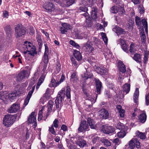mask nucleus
<instances>
[{
    "label": "nucleus",
    "mask_w": 149,
    "mask_h": 149,
    "mask_svg": "<svg viewBox=\"0 0 149 149\" xmlns=\"http://www.w3.org/2000/svg\"><path fill=\"white\" fill-rule=\"evenodd\" d=\"M126 135L125 132L124 130H122V131L118 132L117 133V135L120 138H123Z\"/></svg>",
    "instance_id": "de8ad7c7"
},
{
    "label": "nucleus",
    "mask_w": 149,
    "mask_h": 149,
    "mask_svg": "<svg viewBox=\"0 0 149 149\" xmlns=\"http://www.w3.org/2000/svg\"><path fill=\"white\" fill-rule=\"evenodd\" d=\"M82 77L83 78H85L86 79H87L88 78H91L92 75H88V74L86 73H84V74H82Z\"/></svg>",
    "instance_id": "774afa93"
},
{
    "label": "nucleus",
    "mask_w": 149,
    "mask_h": 149,
    "mask_svg": "<svg viewBox=\"0 0 149 149\" xmlns=\"http://www.w3.org/2000/svg\"><path fill=\"white\" fill-rule=\"evenodd\" d=\"M91 16L93 19H95L97 17V9L95 8H93L91 12Z\"/></svg>",
    "instance_id": "a878e982"
},
{
    "label": "nucleus",
    "mask_w": 149,
    "mask_h": 149,
    "mask_svg": "<svg viewBox=\"0 0 149 149\" xmlns=\"http://www.w3.org/2000/svg\"><path fill=\"white\" fill-rule=\"evenodd\" d=\"M5 30L8 33H9L11 30L10 27L9 25L6 26L4 28Z\"/></svg>",
    "instance_id": "e2e57ef3"
},
{
    "label": "nucleus",
    "mask_w": 149,
    "mask_h": 149,
    "mask_svg": "<svg viewBox=\"0 0 149 149\" xmlns=\"http://www.w3.org/2000/svg\"><path fill=\"white\" fill-rule=\"evenodd\" d=\"M32 80V81H31V82L30 83L29 86H28L27 89L28 90H30L31 89H32V86L35 83V82L34 81V79H32L31 80ZM31 89L30 91L31 90Z\"/></svg>",
    "instance_id": "052dcab7"
},
{
    "label": "nucleus",
    "mask_w": 149,
    "mask_h": 149,
    "mask_svg": "<svg viewBox=\"0 0 149 149\" xmlns=\"http://www.w3.org/2000/svg\"><path fill=\"white\" fill-rule=\"evenodd\" d=\"M49 131L52 134L56 135V132L54 128V127L52 125L50 127H49Z\"/></svg>",
    "instance_id": "603ef678"
},
{
    "label": "nucleus",
    "mask_w": 149,
    "mask_h": 149,
    "mask_svg": "<svg viewBox=\"0 0 149 149\" xmlns=\"http://www.w3.org/2000/svg\"><path fill=\"white\" fill-rule=\"evenodd\" d=\"M97 40L95 37H93L91 38V40H89L88 42L92 44V45L95 44L97 43Z\"/></svg>",
    "instance_id": "5fc2aeb1"
},
{
    "label": "nucleus",
    "mask_w": 149,
    "mask_h": 149,
    "mask_svg": "<svg viewBox=\"0 0 149 149\" xmlns=\"http://www.w3.org/2000/svg\"><path fill=\"white\" fill-rule=\"evenodd\" d=\"M74 54L75 57L77 60L79 61L81 59V55L79 51L77 50L74 51Z\"/></svg>",
    "instance_id": "7c9ffc66"
},
{
    "label": "nucleus",
    "mask_w": 149,
    "mask_h": 149,
    "mask_svg": "<svg viewBox=\"0 0 149 149\" xmlns=\"http://www.w3.org/2000/svg\"><path fill=\"white\" fill-rule=\"evenodd\" d=\"M121 108L120 105H118L116 107V108L119 113V115L121 117L123 118L124 116L125 111Z\"/></svg>",
    "instance_id": "473e14b6"
},
{
    "label": "nucleus",
    "mask_w": 149,
    "mask_h": 149,
    "mask_svg": "<svg viewBox=\"0 0 149 149\" xmlns=\"http://www.w3.org/2000/svg\"><path fill=\"white\" fill-rule=\"evenodd\" d=\"M113 31H115L118 35L125 34L126 33L123 29L118 26H116L113 28Z\"/></svg>",
    "instance_id": "aec40b11"
},
{
    "label": "nucleus",
    "mask_w": 149,
    "mask_h": 149,
    "mask_svg": "<svg viewBox=\"0 0 149 149\" xmlns=\"http://www.w3.org/2000/svg\"><path fill=\"white\" fill-rule=\"evenodd\" d=\"M148 54L146 52V53H145L144 54V60H143V63H144L146 64V63L147 61H148Z\"/></svg>",
    "instance_id": "69168bd1"
},
{
    "label": "nucleus",
    "mask_w": 149,
    "mask_h": 149,
    "mask_svg": "<svg viewBox=\"0 0 149 149\" xmlns=\"http://www.w3.org/2000/svg\"><path fill=\"white\" fill-rule=\"evenodd\" d=\"M65 141L67 143V146L69 149H77L78 148L75 145L72 144L70 143L68 139H66Z\"/></svg>",
    "instance_id": "2f4dec72"
},
{
    "label": "nucleus",
    "mask_w": 149,
    "mask_h": 149,
    "mask_svg": "<svg viewBox=\"0 0 149 149\" xmlns=\"http://www.w3.org/2000/svg\"><path fill=\"white\" fill-rule=\"evenodd\" d=\"M61 103L60 101V99L58 97H56V99L55 101V104L56 108H59V106L61 107Z\"/></svg>",
    "instance_id": "49530a36"
},
{
    "label": "nucleus",
    "mask_w": 149,
    "mask_h": 149,
    "mask_svg": "<svg viewBox=\"0 0 149 149\" xmlns=\"http://www.w3.org/2000/svg\"><path fill=\"white\" fill-rule=\"evenodd\" d=\"M75 0H65L66 4L67 6H69L75 3Z\"/></svg>",
    "instance_id": "8fccbe9b"
},
{
    "label": "nucleus",
    "mask_w": 149,
    "mask_h": 149,
    "mask_svg": "<svg viewBox=\"0 0 149 149\" xmlns=\"http://www.w3.org/2000/svg\"><path fill=\"white\" fill-rule=\"evenodd\" d=\"M136 51V49L133 43H132L130 45V52L131 53H134Z\"/></svg>",
    "instance_id": "a18cd8bd"
},
{
    "label": "nucleus",
    "mask_w": 149,
    "mask_h": 149,
    "mask_svg": "<svg viewBox=\"0 0 149 149\" xmlns=\"http://www.w3.org/2000/svg\"><path fill=\"white\" fill-rule=\"evenodd\" d=\"M75 143L80 148H83L86 144V141L83 140L77 141Z\"/></svg>",
    "instance_id": "72a5a7b5"
},
{
    "label": "nucleus",
    "mask_w": 149,
    "mask_h": 149,
    "mask_svg": "<svg viewBox=\"0 0 149 149\" xmlns=\"http://www.w3.org/2000/svg\"><path fill=\"white\" fill-rule=\"evenodd\" d=\"M28 121L29 123H32L36 122V114L34 112H32L29 116Z\"/></svg>",
    "instance_id": "dca6fc26"
},
{
    "label": "nucleus",
    "mask_w": 149,
    "mask_h": 149,
    "mask_svg": "<svg viewBox=\"0 0 149 149\" xmlns=\"http://www.w3.org/2000/svg\"><path fill=\"white\" fill-rule=\"evenodd\" d=\"M16 116L11 114L6 115L3 119V124L7 127L10 126L14 122Z\"/></svg>",
    "instance_id": "7ed1b4c3"
},
{
    "label": "nucleus",
    "mask_w": 149,
    "mask_h": 149,
    "mask_svg": "<svg viewBox=\"0 0 149 149\" xmlns=\"http://www.w3.org/2000/svg\"><path fill=\"white\" fill-rule=\"evenodd\" d=\"M89 130L88 126L86 121L83 120L81 122L78 128V131L80 132H83L84 131Z\"/></svg>",
    "instance_id": "6e6552de"
},
{
    "label": "nucleus",
    "mask_w": 149,
    "mask_h": 149,
    "mask_svg": "<svg viewBox=\"0 0 149 149\" xmlns=\"http://www.w3.org/2000/svg\"><path fill=\"white\" fill-rule=\"evenodd\" d=\"M115 127L117 129L121 130H124L125 127L124 125L119 122L116 123L115 125Z\"/></svg>",
    "instance_id": "4c0bfd02"
},
{
    "label": "nucleus",
    "mask_w": 149,
    "mask_h": 149,
    "mask_svg": "<svg viewBox=\"0 0 149 149\" xmlns=\"http://www.w3.org/2000/svg\"><path fill=\"white\" fill-rule=\"evenodd\" d=\"M96 83V92L98 94L100 93L101 91L102 88V83L98 79H94Z\"/></svg>",
    "instance_id": "f8f14e48"
},
{
    "label": "nucleus",
    "mask_w": 149,
    "mask_h": 149,
    "mask_svg": "<svg viewBox=\"0 0 149 149\" xmlns=\"http://www.w3.org/2000/svg\"><path fill=\"white\" fill-rule=\"evenodd\" d=\"M136 136H137L140 139H144L146 138V134L145 133L140 132L139 131H137L136 133Z\"/></svg>",
    "instance_id": "c85d7f7f"
},
{
    "label": "nucleus",
    "mask_w": 149,
    "mask_h": 149,
    "mask_svg": "<svg viewBox=\"0 0 149 149\" xmlns=\"http://www.w3.org/2000/svg\"><path fill=\"white\" fill-rule=\"evenodd\" d=\"M69 25L66 23H64L62 24V27L60 28V31L61 33L63 34L67 32L68 29L69 28Z\"/></svg>",
    "instance_id": "412c9836"
},
{
    "label": "nucleus",
    "mask_w": 149,
    "mask_h": 149,
    "mask_svg": "<svg viewBox=\"0 0 149 149\" xmlns=\"http://www.w3.org/2000/svg\"><path fill=\"white\" fill-rule=\"evenodd\" d=\"M27 72L25 70H22L21 71L16 77V80L18 81H21L25 78Z\"/></svg>",
    "instance_id": "9b49d317"
},
{
    "label": "nucleus",
    "mask_w": 149,
    "mask_h": 149,
    "mask_svg": "<svg viewBox=\"0 0 149 149\" xmlns=\"http://www.w3.org/2000/svg\"><path fill=\"white\" fill-rule=\"evenodd\" d=\"M140 144L139 139L135 137L129 141V148L130 149H133L136 146V148H139L140 147Z\"/></svg>",
    "instance_id": "423d86ee"
},
{
    "label": "nucleus",
    "mask_w": 149,
    "mask_h": 149,
    "mask_svg": "<svg viewBox=\"0 0 149 149\" xmlns=\"http://www.w3.org/2000/svg\"><path fill=\"white\" fill-rule=\"evenodd\" d=\"M78 79V76L76 75V73L73 72L71 75V80L74 83H75L77 81Z\"/></svg>",
    "instance_id": "ea45409f"
},
{
    "label": "nucleus",
    "mask_w": 149,
    "mask_h": 149,
    "mask_svg": "<svg viewBox=\"0 0 149 149\" xmlns=\"http://www.w3.org/2000/svg\"><path fill=\"white\" fill-rule=\"evenodd\" d=\"M99 116L101 117H102L103 119H106L108 118L109 113L105 109H101L99 111Z\"/></svg>",
    "instance_id": "4468645a"
},
{
    "label": "nucleus",
    "mask_w": 149,
    "mask_h": 149,
    "mask_svg": "<svg viewBox=\"0 0 149 149\" xmlns=\"http://www.w3.org/2000/svg\"><path fill=\"white\" fill-rule=\"evenodd\" d=\"M48 56L47 53H45L44 55L43 62L45 63L44 67L46 68L48 62Z\"/></svg>",
    "instance_id": "a19ab883"
},
{
    "label": "nucleus",
    "mask_w": 149,
    "mask_h": 149,
    "mask_svg": "<svg viewBox=\"0 0 149 149\" xmlns=\"http://www.w3.org/2000/svg\"><path fill=\"white\" fill-rule=\"evenodd\" d=\"M139 95V91L138 88H136L133 95V100L134 102L136 103H137Z\"/></svg>",
    "instance_id": "4be33fe9"
},
{
    "label": "nucleus",
    "mask_w": 149,
    "mask_h": 149,
    "mask_svg": "<svg viewBox=\"0 0 149 149\" xmlns=\"http://www.w3.org/2000/svg\"><path fill=\"white\" fill-rule=\"evenodd\" d=\"M141 22L145 29L146 31L148 32V24L146 21L143 19H142Z\"/></svg>",
    "instance_id": "37998d69"
},
{
    "label": "nucleus",
    "mask_w": 149,
    "mask_h": 149,
    "mask_svg": "<svg viewBox=\"0 0 149 149\" xmlns=\"http://www.w3.org/2000/svg\"><path fill=\"white\" fill-rule=\"evenodd\" d=\"M95 102V99H91V100L86 99L84 102V105L87 108H90Z\"/></svg>",
    "instance_id": "6ab92c4d"
},
{
    "label": "nucleus",
    "mask_w": 149,
    "mask_h": 149,
    "mask_svg": "<svg viewBox=\"0 0 149 149\" xmlns=\"http://www.w3.org/2000/svg\"><path fill=\"white\" fill-rule=\"evenodd\" d=\"M117 10H118V14L119 15L122 14L124 13L125 10L122 7H118L117 8Z\"/></svg>",
    "instance_id": "864d4df0"
},
{
    "label": "nucleus",
    "mask_w": 149,
    "mask_h": 149,
    "mask_svg": "<svg viewBox=\"0 0 149 149\" xmlns=\"http://www.w3.org/2000/svg\"><path fill=\"white\" fill-rule=\"evenodd\" d=\"M141 41L142 42H145V39L146 38V35L144 32L142 33L141 35Z\"/></svg>",
    "instance_id": "4d7b16f0"
},
{
    "label": "nucleus",
    "mask_w": 149,
    "mask_h": 149,
    "mask_svg": "<svg viewBox=\"0 0 149 149\" xmlns=\"http://www.w3.org/2000/svg\"><path fill=\"white\" fill-rule=\"evenodd\" d=\"M16 97V94L15 93H12L6 95L3 92H0V99L5 104H7L8 100L12 101Z\"/></svg>",
    "instance_id": "f03ea898"
},
{
    "label": "nucleus",
    "mask_w": 149,
    "mask_h": 149,
    "mask_svg": "<svg viewBox=\"0 0 149 149\" xmlns=\"http://www.w3.org/2000/svg\"><path fill=\"white\" fill-rule=\"evenodd\" d=\"M135 21L136 25L138 26H141V18L138 16L135 17Z\"/></svg>",
    "instance_id": "79ce46f5"
},
{
    "label": "nucleus",
    "mask_w": 149,
    "mask_h": 149,
    "mask_svg": "<svg viewBox=\"0 0 149 149\" xmlns=\"http://www.w3.org/2000/svg\"><path fill=\"white\" fill-rule=\"evenodd\" d=\"M43 109H42L39 112L38 114V120H40L42 119V118L43 117V116L42 115V111Z\"/></svg>",
    "instance_id": "6e6d98bb"
},
{
    "label": "nucleus",
    "mask_w": 149,
    "mask_h": 149,
    "mask_svg": "<svg viewBox=\"0 0 149 149\" xmlns=\"http://www.w3.org/2000/svg\"><path fill=\"white\" fill-rule=\"evenodd\" d=\"M91 0H82V3L84 5L90 4L91 3Z\"/></svg>",
    "instance_id": "13d9d810"
},
{
    "label": "nucleus",
    "mask_w": 149,
    "mask_h": 149,
    "mask_svg": "<svg viewBox=\"0 0 149 149\" xmlns=\"http://www.w3.org/2000/svg\"><path fill=\"white\" fill-rule=\"evenodd\" d=\"M88 61L92 65H93V63H94L95 62V59L92 56L90 57L88 60Z\"/></svg>",
    "instance_id": "bf43d9fd"
},
{
    "label": "nucleus",
    "mask_w": 149,
    "mask_h": 149,
    "mask_svg": "<svg viewBox=\"0 0 149 149\" xmlns=\"http://www.w3.org/2000/svg\"><path fill=\"white\" fill-rule=\"evenodd\" d=\"M15 35L17 38H19L26 33L25 30L19 25L15 27Z\"/></svg>",
    "instance_id": "39448f33"
},
{
    "label": "nucleus",
    "mask_w": 149,
    "mask_h": 149,
    "mask_svg": "<svg viewBox=\"0 0 149 149\" xmlns=\"http://www.w3.org/2000/svg\"><path fill=\"white\" fill-rule=\"evenodd\" d=\"M146 105L148 106L149 105V93L146 96Z\"/></svg>",
    "instance_id": "0e129e2a"
},
{
    "label": "nucleus",
    "mask_w": 149,
    "mask_h": 149,
    "mask_svg": "<svg viewBox=\"0 0 149 149\" xmlns=\"http://www.w3.org/2000/svg\"><path fill=\"white\" fill-rule=\"evenodd\" d=\"M101 34L102 38L104 43L105 44H107L108 41V39L106 36V34L105 33L102 32L101 33Z\"/></svg>",
    "instance_id": "3c124183"
},
{
    "label": "nucleus",
    "mask_w": 149,
    "mask_h": 149,
    "mask_svg": "<svg viewBox=\"0 0 149 149\" xmlns=\"http://www.w3.org/2000/svg\"><path fill=\"white\" fill-rule=\"evenodd\" d=\"M96 71L99 74L102 75H105L107 74V71L105 68H101L97 67L96 69Z\"/></svg>",
    "instance_id": "cd10ccee"
},
{
    "label": "nucleus",
    "mask_w": 149,
    "mask_h": 149,
    "mask_svg": "<svg viewBox=\"0 0 149 149\" xmlns=\"http://www.w3.org/2000/svg\"><path fill=\"white\" fill-rule=\"evenodd\" d=\"M79 9L80 10L79 11L80 12L82 11L85 12V13L83 14H81V15H83L86 17L88 15V13L86 12L87 10V8L85 6H81L80 7Z\"/></svg>",
    "instance_id": "bb28decb"
},
{
    "label": "nucleus",
    "mask_w": 149,
    "mask_h": 149,
    "mask_svg": "<svg viewBox=\"0 0 149 149\" xmlns=\"http://www.w3.org/2000/svg\"><path fill=\"white\" fill-rule=\"evenodd\" d=\"M123 91L124 93L126 94L128 93L130 90V84H125L123 86Z\"/></svg>",
    "instance_id": "b1692460"
},
{
    "label": "nucleus",
    "mask_w": 149,
    "mask_h": 149,
    "mask_svg": "<svg viewBox=\"0 0 149 149\" xmlns=\"http://www.w3.org/2000/svg\"><path fill=\"white\" fill-rule=\"evenodd\" d=\"M35 88V86H33L32 88V89L29 91L26 98L25 99L24 104V107H25L28 103L30 98H31L32 94L34 91Z\"/></svg>",
    "instance_id": "1a4fd4ad"
},
{
    "label": "nucleus",
    "mask_w": 149,
    "mask_h": 149,
    "mask_svg": "<svg viewBox=\"0 0 149 149\" xmlns=\"http://www.w3.org/2000/svg\"><path fill=\"white\" fill-rule=\"evenodd\" d=\"M134 59L138 63L141 62V56L139 54H136L133 57Z\"/></svg>",
    "instance_id": "f704fd0d"
},
{
    "label": "nucleus",
    "mask_w": 149,
    "mask_h": 149,
    "mask_svg": "<svg viewBox=\"0 0 149 149\" xmlns=\"http://www.w3.org/2000/svg\"><path fill=\"white\" fill-rule=\"evenodd\" d=\"M65 96V91L63 89L60 91L56 97H58L60 99V101L62 102L63 99L64 98Z\"/></svg>",
    "instance_id": "393cba45"
},
{
    "label": "nucleus",
    "mask_w": 149,
    "mask_h": 149,
    "mask_svg": "<svg viewBox=\"0 0 149 149\" xmlns=\"http://www.w3.org/2000/svg\"><path fill=\"white\" fill-rule=\"evenodd\" d=\"M60 77V74L53 75L49 84L50 87L51 88L56 87L65 81V77L63 75H61Z\"/></svg>",
    "instance_id": "f257e3e1"
},
{
    "label": "nucleus",
    "mask_w": 149,
    "mask_h": 149,
    "mask_svg": "<svg viewBox=\"0 0 149 149\" xmlns=\"http://www.w3.org/2000/svg\"><path fill=\"white\" fill-rule=\"evenodd\" d=\"M44 8L46 11H47V12L52 11L54 10V5L52 3L50 2H47L44 6Z\"/></svg>",
    "instance_id": "a211bd4d"
},
{
    "label": "nucleus",
    "mask_w": 149,
    "mask_h": 149,
    "mask_svg": "<svg viewBox=\"0 0 149 149\" xmlns=\"http://www.w3.org/2000/svg\"><path fill=\"white\" fill-rule=\"evenodd\" d=\"M59 123V122L58 120L57 119H55L54 121L52 126L55 127L56 128H57L58 127Z\"/></svg>",
    "instance_id": "09e8293b"
},
{
    "label": "nucleus",
    "mask_w": 149,
    "mask_h": 149,
    "mask_svg": "<svg viewBox=\"0 0 149 149\" xmlns=\"http://www.w3.org/2000/svg\"><path fill=\"white\" fill-rule=\"evenodd\" d=\"M53 104L54 102L52 100H50L49 101L47 104L48 112H50L52 111Z\"/></svg>",
    "instance_id": "58836bf2"
},
{
    "label": "nucleus",
    "mask_w": 149,
    "mask_h": 149,
    "mask_svg": "<svg viewBox=\"0 0 149 149\" xmlns=\"http://www.w3.org/2000/svg\"><path fill=\"white\" fill-rule=\"evenodd\" d=\"M66 96L67 98L70 99V89L69 86L66 87Z\"/></svg>",
    "instance_id": "c03bdc74"
},
{
    "label": "nucleus",
    "mask_w": 149,
    "mask_h": 149,
    "mask_svg": "<svg viewBox=\"0 0 149 149\" xmlns=\"http://www.w3.org/2000/svg\"><path fill=\"white\" fill-rule=\"evenodd\" d=\"M45 75L42 74L41 75L39 79L38 82L36 86V88L37 89H38L39 88L40 86L43 83L45 79Z\"/></svg>",
    "instance_id": "c756f323"
},
{
    "label": "nucleus",
    "mask_w": 149,
    "mask_h": 149,
    "mask_svg": "<svg viewBox=\"0 0 149 149\" xmlns=\"http://www.w3.org/2000/svg\"><path fill=\"white\" fill-rule=\"evenodd\" d=\"M147 116L145 113L141 114L139 117V121L142 123H144L146 120Z\"/></svg>",
    "instance_id": "5701e85b"
},
{
    "label": "nucleus",
    "mask_w": 149,
    "mask_h": 149,
    "mask_svg": "<svg viewBox=\"0 0 149 149\" xmlns=\"http://www.w3.org/2000/svg\"><path fill=\"white\" fill-rule=\"evenodd\" d=\"M87 121L91 129H95V125L93 119L90 118H88L87 119Z\"/></svg>",
    "instance_id": "e433bc0d"
},
{
    "label": "nucleus",
    "mask_w": 149,
    "mask_h": 149,
    "mask_svg": "<svg viewBox=\"0 0 149 149\" xmlns=\"http://www.w3.org/2000/svg\"><path fill=\"white\" fill-rule=\"evenodd\" d=\"M110 11L112 13H115L118 12L117 10V8H116V7L115 6H113L111 8Z\"/></svg>",
    "instance_id": "680f3d73"
},
{
    "label": "nucleus",
    "mask_w": 149,
    "mask_h": 149,
    "mask_svg": "<svg viewBox=\"0 0 149 149\" xmlns=\"http://www.w3.org/2000/svg\"><path fill=\"white\" fill-rule=\"evenodd\" d=\"M103 132L105 134H109L114 133L115 129L111 126H105L102 129Z\"/></svg>",
    "instance_id": "ddd939ff"
},
{
    "label": "nucleus",
    "mask_w": 149,
    "mask_h": 149,
    "mask_svg": "<svg viewBox=\"0 0 149 149\" xmlns=\"http://www.w3.org/2000/svg\"><path fill=\"white\" fill-rule=\"evenodd\" d=\"M101 141L104 143V145L106 147L109 146L111 145V143L108 140L103 138L101 139Z\"/></svg>",
    "instance_id": "c9c22d12"
},
{
    "label": "nucleus",
    "mask_w": 149,
    "mask_h": 149,
    "mask_svg": "<svg viewBox=\"0 0 149 149\" xmlns=\"http://www.w3.org/2000/svg\"><path fill=\"white\" fill-rule=\"evenodd\" d=\"M83 48L85 51L89 53L92 52L94 50L93 47L89 44L88 42L84 45Z\"/></svg>",
    "instance_id": "2eb2a0df"
},
{
    "label": "nucleus",
    "mask_w": 149,
    "mask_h": 149,
    "mask_svg": "<svg viewBox=\"0 0 149 149\" xmlns=\"http://www.w3.org/2000/svg\"><path fill=\"white\" fill-rule=\"evenodd\" d=\"M24 43L26 44V48L27 49V51L28 52L29 54L33 56L37 54L36 47L33 46L31 42L26 41L24 42Z\"/></svg>",
    "instance_id": "20e7f679"
},
{
    "label": "nucleus",
    "mask_w": 149,
    "mask_h": 149,
    "mask_svg": "<svg viewBox=\"0 0 149 149\" xmlns=\"http://www.w3.org/2000/svg\"><path fill=\"white\" fill-rule=\"evenodd\" d=\"M118 67L119 71L122 73H125L126 72V67L123 63L120 61L118 62Z\"/></svg>",
    "instance_id": "f3484780"
},
{
    "label": "nucleus",
    "mask_w": 149,
    "mask_h": 149,
    "mask_svg": "<svg viewBox=\"0 0 149 149\" xmlns=\"http://www.w3.org/2000/svg\"><path fill=\"white\" fill-rule=\"evenodd\" d=\"M20 109V104L17 103L13 104L8 109V112L10 113H15L17 112Z\"/></svg>",
    "instance_id": "0eeeda50"
},
{
    "label": "nucleus",
    "mask_w": 149,
    "mask_h": 149,
    "mask_svg": "<svg viewBox=\"0 0 149 149\" xmlns=\"http://www.w3.org/2000/svg\"><path fill=\"white\" fill-rule=\"evenodd\" d=\"M120 42L121 47L123 50L127 53H129V47L127 44L126 41L120 38L118 40Z\"/></svg>",
    "instance_id": "9d476101"
},
{
    "label": "nucleus",
    "mask_w": 149,
    "mask_h": 149,
    "mask_svg": "<svg viewBox=\"0 0 149 149\" xmlns=\"http://www.w3.org/2000/svg\"><path fill=\"white\" fill-rule=\"evenodd\" d=\"M85 94L87 97L86 99L91 100V99H94V98H93V96H92L91 95L88 94L87 93H85Z\"/></svg>",
    "instance_id": "338daca9"
}]
</instances>
